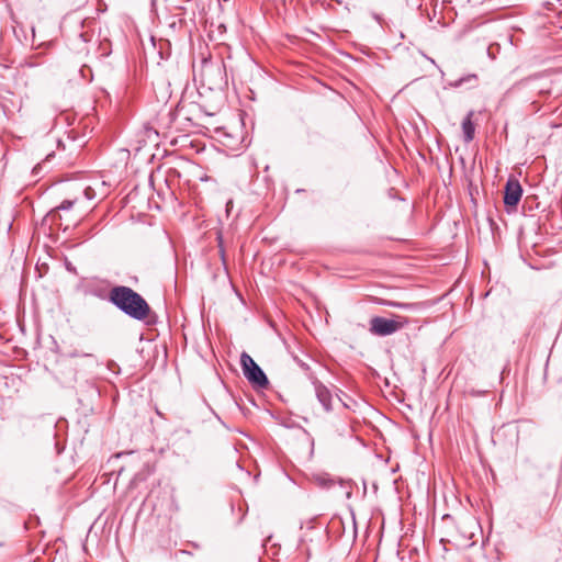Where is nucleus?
<instances>
[{
    "label": "nucleus",
    "mask_w": 562,
    "mask_h": 562,
    "mask_svg": "<svg viewBox=\"0 0 562 562\" xmlns=\"http://www.w3.org/2000/svg\"><path fill=\"white\" fill-rule=\"evenodd\" d=\"M313 384H314L316 397L319 401V403L323 405L324 409L326 412L331 411L334 397H333V394L329 391V389L327 386H325L323 383H321L319 381H315Z\"/></svg>",
    "instance_id": "nucleus-5"
},
{
    "label": "nucleus",
    "mask_w": 562,
    "mask_h": 562,
    "mask_svg": "<svg viewBox=\"0 0 562 562\" xmlns=\"http://www.w3.org/2000/svg\"><path fill=\"white\" fill-rule=\"evenodd\" d=\"M407 323V318L401 315H395L394 318L374 316L370 319L369 330L372 335L384 337L401 330Z\"/></svg>",
    "instance_id": "nucleus-2"
},
{
    "label": "nucleus",
    "mask_w": 562,
    "mask_h": 562,
    "mask_svg": "<svg viewBox=\"0 0 562 562\" xmlns=\"http://www.w3.org/2000/svg\"><path fill=\"white\" fill-rule=\"evenodd\" d=\"M468 79H476V76L475 75H472L468 78H464V79H460L456 86H460L463 81L468 80Z\"/></svg>",
    "instance_id": "nucleus-9"
},
{
    "label": "nucleus",
    "mask_w": 562,
    "mask_h": 562,
    "mask_svg": "<svg viewBox=\"0 0 562 562\" xmlns=\"http://www.w3.org/2000/svg\"><path fill=\"white\" fill-rule=\"evenodd\" d=\"M473 114L474 112L470 111L462 122L463 137L467 143L471 142L475 134V125L472 122Z\"/></svg>",
    "instance_id": "nucleus-6"
},
{
    "label": "nucleus",
    "mask_w": 562,
    "mask_h": 562,
    "mask_svg": "<svg viewBox=\"0 0 562 562\" xmlns=\"http://www.w3.org/2000/svg\"><path fill=\"white\" fill-rule=\"evenodd\" d=\"M240 366L245 378L250 384L261 389H266L269 385L268 378L262 369L245 351L240 355Z\"/></svg>",
    "instance_id": "nucleus-3"
},
{
    "label": "nucleus",
    "mask_w": 562,
    "mask_h": 562,
    "mask_svg": "<svg viewBox=\"0 0 562 562\" xmlns=\"http://www.w3.org/2000/svg\"><path fill=\"white\" fill-rule=\"evenodd\" d=\"M393 306H401V307H408L409 305L408 304H397V303H392Z\"/></svg>",
    "instance_id": "nucleus-10"
},
{
    "label": "nucleus",
    "mask_w": 562,
    "mask_h": 562,
    "mask_svg": "<svg viewBox=\"0 0 562 562\" xmlns=\"http://www.w3.org/2000/svg\"><path fill=\"white\" fill-rule=\"evenodd\" d=\"M74 204V201H70V200H65L60 203V205L58 206L59 210H69L71 209Z\"/></svg>",
    "instance_id": "nucleus-7"
},
{
    "label": "nucleus",
    "mask_w": 562,
    "mask_h": 562,
    "mask_svg": "<svg viewBox=\"0 0 562 562\" xmlns=\"http://www.w3.org/2000/svg\"><path fill=\"white\" fill-rule=\"evenodd\" d=\"M109 301L127 316L145 321L150 314L146 300L130 286L116 285L109 292Z\"/></svg>",
    "instance_id": "nucleus-1"
},
{
    "label": "nucleus",
    "mask_w": 562,
    "mask_h": 562,
    "mask_svg": "<svg viewBox=\"0 0 562 562\" xmlns=\"http://www.w3.org/2000/svg\"><path fill=\"white\" fill-rule=\"evenodd\" d=\"M522 195V188L517 179L509 178L505 186L504 203L506 206L516 207Z\"/></svg>",
    "instance_id": "nucleus-4"
},
{
    "label": "nucleus",
    "mask_w": 562,
    "mask_h": 562,
    "mask_svg": "<svg viewBox=\"0 0 562 562\" xmlns=\"http://www.w3.org/2000/svg\"><path fill=\"white\" fill-rule=\"evenodd\" d=\"M85 195H86L88 199H92V198H93V190H92L90 187L86 188V190H85Z\"/></svg>",
    "instance_id": "nucleus-8"
}]
</instances>
